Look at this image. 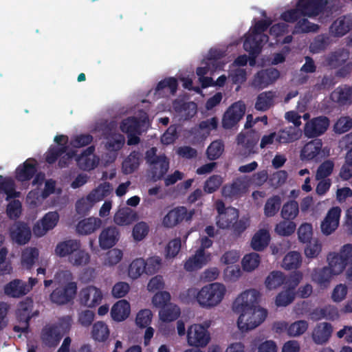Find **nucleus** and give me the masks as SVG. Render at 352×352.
Instances as JSON below:
<instances>
[{
    "instance_id": "nucleus-38",
    "label": "nucleus",
    "mask_w": 352,
    "mask_h": 352,
    "mask_svg": "<svg viewBox=\"0 0 352 352\" xmlns=\"http://www.w3.org/2000/svg\"><path fill=\"white\" fill-rule=\"evenodd\" d=\"M109 336L108 326L102 321L95 322L92 327L91 337L98 342H104Z\"/></svg>"
},
{
    "instance_id": "nucleus-6",
    "label": "nucleus",
    "mask_w": 352,
    "mask_h": 352,
    "mask_svg": "<svg viewBox=\"0 0 352 352\" xmlns=\"http://www.w3.org/2000/svg\"><path fill=\"white\" fill-rule=\"evenodd\" d=\"M33 307V300L28 297L19 303L16 310V318L19 324L14 326L13 331L14 332H28L31 318L38 314L37 311L32 312Z\"/></svg>"
},
{
    "instance_id": "nucleus-43",
    "label": "nucleus",
    "mask_w": 352,
    "mask_h": 352,
    "mask_svg": "<svg viewBox=\"0 0 352 352\" xmlns=\"http://www.w3.org/2000/svg\"><path fill=\"white\" fill-rule=\"evenodd\" d=\"M299 212L298 204L295 200H290L284 204L281 209V217L285 220L294 219Z\"/></svg>"
},
{
    "instance_id": "nucleus-40",
    "label": "nucleus",
    "mask_w": 352,
    "mask_h": 352,
    "mask_svg": "<svg viewBox=\"0 0 352 352\" xmlns=\"http://www.w3.org/2000/svg\"><path fill=\"white\" fill-rule=\"evenodd\" d=\"M180 315V309L176 305L168 304L161 309L159 312L160 320L163 322H172L177 320Z\"/></svg>"
},
{
    "instance_id": "nucleus-3",
    "label": "nucleus",
    "mask_w": 352,
    "mask_h": 352,
    "mask_svg": "<svg viewBox=\"0 0 352 352\" xmlns=\"http://www.w3.org/2000/svg\"><path fill=\"white\" fill-rule=\"evenodd\" d=\"M157 149L152 147L145 153V160L150 168V174L154 181L164 178L169 169V160L165 154L157 155Z\"/></svg>"
},
{
    "instance_id": "nucleus-15",
    "label": "nucleus",
    "mask_w": 352,
    "mask_h": 352,
    "mask_svg": "<svg viewBox=\"0 0 352 352\" xmlns=\"http://www.w3.org/2000/svg\"><path fill=\"white\" fill-rule=\"evenodd\" d=\"M329 3V0H299L297 7L300 8L302 16L313 17L322 13Z\"/></svg>"
},
{
    "instance_id": "nucleus-59",
    "label": "nucleus",
    "mask_w": 352,
    "mask_h": 352,
    "mask_svg": "<svg viewBox=\"0 0 352 352\" xmlns=\"http://www.w3.org/2000/svg\"><path fill=\"white\" fill-rule=\"evenodd\" d=\"M296 227L292 220H285L276 225L275 230L280 236H289L294 232Z\"/></svg>"
},
{
    "instance_id": "nucleus-11",
    "label": "nucleus",
    "mask_w": 352,
    "mask_h": 352,
    "mask_svg": "<svg viewBox=\"0 0 352 352\" xmlns=\"http://www.w3.org/2000/svg\"><path fill=\"white\" fill-rule=\"evenodd\" d=\"M245 109V104L241 101L233 103L223 114V127L230 129L234 126L244 116Z\"/></svg>"
},
{
    "instance_id": "nucleus-39",
    "label": "nucleus",
    "mask_w": 352,
    "mask_h": 352,
    "mask_svg": "<svg viewBox=\"0 0 352 352\" xmlns=\"http://www.w3.org/2000/svg\"><path fill=\"white\" fill-rule=\"evenodd\" d=\"M330 37L327 34L316 36L310 43V52L314 54L320 53L327 49L330 44Z\"/></svg>"
},
{
    "instance_id": "nucleus-22",
    "label": "nucleus",
    "mask_w": 352,
    "mask_h": 352,
    "mask_svg": "<svg viewBox=\"0 0 352 352\" xmlns=\"http://www.w3.org/2000/svg\"><path fill=\"white\" fill-rule=\"evenodd\" d=\"M12 239L19 245L26 244L31 238V230L23 222H18L10 231Z\"/></svg>"
},
{
    "instance_id": "nucleus-7",
    "label": "nucleus",
    "mask_w": 352,
    "mask_h": 352,
    "mask_svg": "<svg viewBox=\"0 0 352 352\" xmlns=\"http://www.w3.org/2000/svg\"><path fill=\"white\" fill-rule=\"evenodd\" d=\"M212 245V241L207 236L201 239V246L192 257H190L184 264V269L188 272H193L201 269L210 260V254H206L205 250Z\"/></svg>"
},
{
    "instance_id": "nucleus-36",
    "label": "nucleus",
    "mask_w": 352,
    "mask_h": 352,
    "mask_svg": "<svg viewBox=\"0 0 352 352\" xmlns=\"http://www.w3.org/2000/svg\"><path fill=\"white\" fill-rule=\"evenodd\" d=\"M142 154L138 151H133L122 162V171L124 174H131L140 166Z\"/></svg>"
},
{
    "instance_id": "nucleus-61",
    "label": "nucleus",
    "mask_w": 352,
    "mask_h": 352,
    "mask_svg": "<svg viewBox=\"0 0 352 352\" xmlns=\"http://www.w3.org/2000/svg\"><path fill=\"white\" fill-rule=\"evenodd\" d=\"M352 128V118L349 116H342L335 123L334 131L338 134L344 133Z\"/></svg>"
},
{
    "instance_id": "nucleus-8",
    "label": "nucleus",
    "mask_w": 352,
    "mask_h": 352,
    "mask_svg": "<svg viewBox=\"0 0 352 352\" xmlns=\"http://www.w3.org/2000/svg\"><path fill=\"white\" fill-rule=\"evenodd\" d=\"M194 214V210L188 211L185 206H177L169 210L164 217L162 224L166 228H172L181 223L183 221H190Z\"/></svg>"
},
{
    "instance_id": "nucleus-54",
    "label": "nucleus",
    "mask_w": 352,
    "mask_h": 352,
    "mask_svg": "<svg viewBox=\"0 0 352 352\" xmlns=\"http://www.w3.org/2000/svg\"><path fill=\"white\" fill-rule=\"evenodd\" d=\"M281 204L279 196L274 195L269 198L264 207V213L267 217H274L278 211Z\"/></svg>"
},
{
    "instance_id": "nucleus-42",
    "label": "nucleus",
    "mask_w": 352,
    "mask_h": 352,
    "mask_svg": "<svg viewBox=\"0 0 352 352\" xmlns=\"http://www.w3.org/2000/svg\"><path fill=\"white\" fill-rule=\"evenodd\" d=\"M285 282V276L283 272L280 271H273L267 276L265 284L268 289L272 290L277 289L284 285Z\"/></svg>"
},
{
    "instance_id": "nucleus-56",
    "label": "nucleus",
    "mask_w": 352,
    "mask_h": 352,
    "mask_svg": "<svg viewBox=\"0 0 352 352\" xmlns=\"http://www.w3.org/2000/svg\"><path fill=\"white\" fill-rule=\"evenodd\" d=\"M124 140V137L122 135H113L111 138L107 139L105 148L109 151L118 152L123 147Z\"/></svg>"
},
{
    "instance_id": "nucleus-27",
    "label": "nucleus",
    "mask_w": 352,
    "mask_h": 352,
    "mask_svg": "<svg viewBox=\"0 0 352 352\" xmlns=\"http://www.w3.org/2000/svg\"><path fill=\"white\" fill-rule=\"evenodd\" d=\"M247 186L241 178L234 180L230 184H226L222 188V195L225 197H236L245 192Z\"/></svg>"
},
{
    "instance_id": "nucleus-53",
    "label": "nucleus",
    "mask_w": 352,
    "mask_h": 352,
    "mask_svg": "<svg viewBox=\"0 0 352 352\" xmlns=\"http://www.w3.org/2000/svg\"><path fill=\"white\" fill-rule=\"evenodd\" d=\"M0 192H4L6 195L7 200L16 198L19 194V192L15 190L14 182L10 178H5L0 181Z\"/></svg>"
},
{
    "instance_id": "nucleus-28",
    "label": "nucleus",
    "mask_w": 352,
    "mask_h": 352,
    "mask_svg": "<svg viewBox=\"0 0 352 352\" xmlns=\"http://www.w3.org/2000/svg\"><path fill=\"white\" fill-rule=\"evenodd\" d=\"M276 97V94L274 91L261 92L256 97L255 109L260 111H267L274 105Z\"/></svg>"
},
{
    "instance_id": "nucleus-12",
    "label": "nucleus",
    "mask_w": 352,
    "mask_h": 352,
    "mask_svg": "<svg viewBox=\"0 0 352 352\" xmlns=\"http://www.w3.org/2000/svg\"><path fill=\"white\" fill-rule=\"evenodd\" d=\"M329 119L324 116L314 118L307 122L304 134L309 138H316L324 134L329 126Z\"/></svg>"
},
{
    "instance_id": "nucleus-20",
    "label": "nucleus",
    "mask_w": 352,
    "mask_h": 352,
    "mask_svg": "<svg viewBox=\"0 0 352 352\" xmlns=\"http://www.w3.org/2000/svg\"><path fill=\"white\" fill-rule=\"evenodd\" d=\"M4 294L11 298H19L28 293L27 283L20 279H14L5 285Z\"/></svg>"
},
{
    "instance_id": "nucleus-13",
    "label": "nucleus",
    "mask_w": 352,
    "mask_h": 352,
    "mask_svg": "<svg viewBox=\"0 0 352 352\" xmlns=\"http://www.w3.org/2000/svg\"><path fill=\"white\" fill-rule=\"evenodd\" d=\"M280 76V72L274 67L258 71L254 76L252 86L255 89H263L274 83Z\"/></svg>"
},
{
    "instance_id": "nucleus-21",
    "label": "nucleus",
    "mask_w": 352,
    "mask_h": 352,
    "mask_svg": "<svg viewBox=\"0 0 352 352\" xmlns=\"http://www.w3.org/2000/svg\"><path fill=\"white\" fill-rule=\"evenodd\" d=\"M120 233L115 226H110L104 229L99 236V243L102 249L111 248L118 241Z\"/></svg>"
},
{
    "instance_id": "nucleus-26",
    "label": "nucleus",
    "mask_w": 352,
    "mask_h": 352,
    "mask_svg": "<svg viewBox=\"0 0 352 352\" xmlns=\"http://www.w3.org/2000/svg\"><path fill=\"white\" fill-rule=\"evenodd\" d=\"M349 56L348 50L339 49L329 54L326 59L327 65L331 69H338L349 61Z\"/></svg>"
},
{
    "instance_id": "nucleus-16",
    "label": "nucleus",
    "mask_w": 352,
    "mask_h": 352,
    "mask_svg": "<svg viewBox=\"0 0 352 352\" xmlns=\"http://www.w3.org/2000/svg\"><path fill=\"white\" fill-rule=\"evenodd\" d=\"M59 220V214L57 212H49L46 213L39 222L33 228L35 236L41 237L44 236L49 230H52Z\"/></svg>"
},
{
    "instance_id": "nucleus-31",
    "label": "nucleus",
    "mask_w": 352,
    "mask_h": 352,
    "mask_svg": "<svg viewBox=\"0 0 352 352\" xmlns=\"http://www.w3.org/2000/svg\"><path fill=\"white\" fill-rule=\"evenodd\" d=\"M322 146L321 140L315 139L307 143L301 151V157L303 160H311L316 159Z\"/></svg>"
},
{
    "instance_id": "nucleus-10",
    "label": "nucleus",
    "mask_w": 352,
    "mask_h": 352,
    "mask_svg": "<svg viewBox=\"0 0 352 352\" xmlns=\"http://www.w3.org/2000/svg\"><path fill=\"white\" fill-rule=\"evenodd\" d=\"M210 340V335L207 328L201 324L191 325L187 331V342L190 346L204 347Z\"/></svg>"
},
{
    "instance_id": "nucleus-33",
    "label": "nucleus",
    "mask_w": 352,
    "mask_h": 352,
    "mask_svg": "<svg viewBox=\"0 0 352 352\" xmlns=\"http://www.w3.org/2000/svg\"><path fill=\"white\" fill-rule=\"evenodd\" d=\"M138 219L136 212L129 208L120 209L114 216V222L118 226H128Z\"/></svg>"
},
{
    "instance_id": "nucleus-51",
    "label": "nucleus",
    "mask_w": 352,
    "mask_h": 352,
    "mask_svg": "<svg viewBox=\"0 0 352 352\" xmlns=\"http://www.w3.org/2000/svg\"><path fill=\"white\" fill-rule=\"evenodd\" d=\"M38 257V250L36 248H30L23 251L21 263L28 269H30Z\"/></svg>"
},
{
    "instance_id": "nucleus-34",
    "label": "nucleus",
    "mask_w": 352,
    "mask_h": 352,
    "mask_svg": "<svg viewBox=\"0 0 352 352\" xmlns=\"http://www.w3.org/2000/svg\"><path fill=\"white\" fill-rule=\"evenodd\" d=\"M270 239L269 232L261 229L254 234L251 240V247L255 251H263L269 245Z\"/></svg>"
},
{
    "instance_id": "nucleus-60",
    "label": "nucleus",
    "mask_w": 352,
    "mask_h": 352,
    "mask_svg": "<svg viewBox=\"0 0 352 352\" xmlns=\"http://www.w3.org/2000/svg\"><path fill=\"white\" fill-rule=\"evenodd\" d=\"M77 163L81 169L91 170L98 165V158L95 155L92 157L78 156Z\"/></svg>"
},
{
    "instance_id": "nucleus-52",
    "label": "nucleus",
    "mask_w": 352,
    "mask_h": 352,
    "mask_svg": "<svg viewBox=\"0 0 352 352\" xmlns=\"http://www.w3.org/2000/svg\"><path fill=\"white\" fill-rule=\"evenodd\" d=\"M261 257L258 253L252 252L244 256L242 259V266L245 271L252 272L259 265Z\"/></svg>"
},
{
    "instance_id": "nucleus-30",
    "label": "nucleus",
    "mask_w": 352,
    "mask_h": 352,
    "mask_svg": "<svg viewBox=\"0 0 352 352\" xmlns=\"http://www.w3.org/2000/svg\"><path fill=\"white\" fill-rule=\"evenodd\" d=\"M102 224L100 219L89 217L80 221L76 226L78 233L80 234H90L98 229Z\"/></svg>"
},
{
    "instance_id": "nucleus-48",
    "label": "nucleus",
    "mask_w": 352,
    "mask_h": 352,
    "mask_svg": "<svg viewBox=\"0 0 352 352\" xmlns=\"http://www.w3.org/2000/svg\"><path fill=\"white\" fill-rule=\"evenodd\" d=\"M146 273L144 259L139 258L133 260L129 265L128 274L132 279H137L143 273Z\"/></svg>"
},
{
    "instance_id": "nucleus-64",
    "label": "nucleus",
    "mask_w": 352,
    "mask_h": 352,
    "mask_svg": "<svg viewBox=\"0 0 352 352\" xmlns=\"http://www.w3.org/2000/svg\"><path fill=\"white\" fill-rule=\"evenodd\" d=\"M308 328V323L305 320H298L291 324L287 329V333L290 336H298L304 333Z\"/></svg>"
},
{
    "instance_id": "nucleus-50",
    "label": "nucleus",
    "mask_w": 352,
    "mask_h": 352,
    "mask_svg": "<svg viewBox=\"0 0 352 352\" xmlns=\"http://www.w3.org/2000/svg\"><path fill=\"white\" fill-rule=\"evenodd\" d=\"M120 130L125 133H137L140 127V120L135 117H129L120 124Z\"/></svg>"
},
{
    "instance_id": "nucleus-63",
    "label": "nucleus",
    "mask_w": 352,
    "mask_h": 352,
    "mask_svg": "<svg viewBox=\"0 0 352 352\" xmlns=\"http://www.w3.org/2000/svg\"><path fill=\"white\" fill-rule=\"evenodd\" d=\"M148 231L149 227L147 223L141 221L134 226L132 236L135 241H140L146 237Z\"/></svg>"
},
{
    "instance_id": "nucleus-57",
    "label": "nucleus",
    "mask_w": 352,
    "mask_h": 352,
    "mask_svg": "<svg viewBox=\"0 0 352 352\" xmlns=\"http://www.w3.org/2000/svg\"><path fill=\"white\" fill-rule=\"evenodd\" d=\"M178 82L176 78L173 77L166 78L160 81L155 88V94H160V91L166 88L170 89L172 94H175L177 90Z\"/></svg>"
},
{
    "instance_id": "nucleus-5",
    "label": "nucleus",
    "mask_w": 352,
    "mask_h": 352,
    "mask_svg": "<svg viewBox=\"0 0 352 352\" xmlns=\"http://www.w3.org/2000/svg\"><path fill=\"white\" fill-rule=\"evenodd\" d=\"M70 318H61L58 324L45 326L41 332L43 343L48 346H56L61 340L63 333L69 330Z\"/></svg>"
},
{
    "instance_id": "nucleus-17",
    "label": "nucleus",
    "mask_w": 352,
    "mask_h": 352,
    "mask_svg": "<svg viewBox=\"0 0 352 352\" xmlns=\"http://www.w3.org/2000/svg\"><path fill=\"white\" fill-rule=\"evenodd\" d=\"M268 38L267 34L258 35L252 32L245 36L243 48L250 55H258L261 52L263 43L267 42Z\"/></svg>"
},
{
    "instance_id": "nucleus-37",
    "label": "nucleus",
    "mask_w": 352,
    "mask_h": 352,
    "mask_svg": "<svg viewBox=\"0 0 352 352\" xmlns=\"http://www.w3.org/2000/svg\"><path fill=\"white\" fill-rule=\"evenodd\" d=\"M332 275H334L333 271L329 267H324L314 270L312 273V280L320 287H327Z\"/></svg>"
},
{
    "instance_id": "nucleus-25",
    "label": "nucleus",
    "mask_w": 352,
    "mask_h": 352,
    "mask_svg": "<svg viewBox=\"0 0 352 352\" xmlns=\"http://www.w3.org/2000/svg\"><path fill=\"white\" fill-rule=\"evenodd\" d=\"M81 248L80 241L69 239L59 242L55 248V254L59 257L70 256L76 250Z\"/></svg>"
},
{
    "instance_id": "nucleus-1",
    "label": "nucleus",
    "mask_w": 352,
    "mask_h": 352,
    "mask_svg": "<svg viewBox=\"0 0 352 352\" xmlns=\"http://www.w3.org/2000/svg\"><path fill=\"white\" fill-rule=\"evenodd\" d=\"M260 298V292L252 289L242 292L234 301L232 309L240 314L237 326L241 331L256 328L266 318L267 310L258 306Z\"/></svg>"
},
{
    "instance_id": "nucleus-19",
    "label": "nucleus",
    "mask_w": 352,
    "mask_h": 352,
    "mask_svg": "<svg viewBox=\"0 0 352 352\" xmlns=\"http://www.w3.org/2000/svg\"><path fill=\"white\" fill-rule=\"evenodd\" d=\"M341 209L338 206L331 208L327 212L324 219L321 223L322 232L326 234H331L339 225Z\"/></svg>"
},
{
    "instance_id": "nucleus-46",
    "label": "nucleus",
    "mask_w": 352,
    "mask_h": 352,
    "mask_svg": "<svg viewBox=\"0 0 352 352\" xmlns=\"http://www.w3.org/2000/svg\"><path fill=\"white\" fill-rule=\"evenodd\" d=\"M319 25L311 23L307 19H299L295 25L294 34L316 32L319 30Z\"/></svg>"
},
{
    "instance_id": "nucleus-35",
    "label": "nucleus",
    "mask_w": 352,
    "mask_h": 352,
    "mask_svg": "<svg viewBox=\"0 0 352 352\" xmlns=\"http://www.w3.org/2000/svg\"><path fill=\"white\" fill-rule=\"evenodd\" d=\"M239 218V211L234 208H227L224 214L217 217V225L219 228L226 229L231 228L234 221Z\"/></svg>"
},
{
    "instance_id": "nucleus-2",
    "label": "nucleus",
    "mask_w": 352,
    "mask_h": 352,
    "mask_svg": "<svg viewBox=\"0 0 352 352\" xmlns=\"http://www.w3.org/2000/svg\"><path fill=\"white\" fill-rule=\"evenodd\" d=\"M226 292V287L219 283L204 286L197 294V300L202 307L210 308L219 305Z\"/></svg>"
},
{
    "instance_id": "nucleus-18",
    "label": "nucleus",
    "mask_w": 352,
    "mask_h": 352,
    "mask_svg": "<svg viewBox=\"0 0 352 352\" xmlns=\"http://www.w3.org/2000/svg\"><path fill=\"white\" fill-rule=\"evenodd\" d=\"M37 172V163L34 159L29 158L19 165L15 171V178L21 182H28Z\"/></svg>"
},
{
    "instance_id": "nucleus-47",
    "label": "nucleus",
    "mask_w": 352,
    "mask_h": 352,
    "mask_svg": "<svg viewBox=\"0 0 352 352\" xmlns=\"http://www.w3.org/2000/svg\"><path fill=\"white\" fill-rule=\"evenodd\" d=\"M301 256L297 252H290L285 255L283 261V266L285 270H296L301 264Z\"/></svg>"
},
{
    "instance_id": "nucleus-62",
    "label": "nucleus",
    "mask_w": 352,
    "mask_h": 352,
    "mask_svg": "<svg viewBox=\"0 0 352 352\" xmlns=\"http://www.w3.org/2000/svg\"><path fill=\"white\" fill-rule=\"evenodd\" d=\"M294 298V292L285 289L276 296L275 302L278 307H285L292 303Z\"/></svg>"
},
{
    "instance_id": "nucleus-49",
    "label": "nucleus",
    "mask_w": 352,
    "mask_h": 352,
    "mask_svg": "<svg viewBox=\"0 0 352 352\" xmlns=\"http://www.w3.org/2000/svg\"><path fill=\"white\" fill-rule=\"evenodd\" d=\"M67 149L68 146L65 144L61 146H51L45 153V162L49 164H54Z\"/></svg>"
},
{
    "instance_id": "nucleus-55",
    "label": "nucleus",
    "mask_w": 352,
    "mask_h": 352,
    "mask_svg": "<svg viewBox=\"0 0 352 352\" xmlns=\"http://www.w3.org/2000/svg\"><path fill=\"white\" fill-rule=\"evenodd\" d=\"M223 183V178L221 175H213L208 177L204 184L205 192L211 194L216 192Z\"/></svg>"
},
{
    "instance_id": "nucleus-24",
    "label": "nucleus",
    "mask_w": 352,
    "mask_h": 352,
    "mask_svg": "<svg viewBox=\"0 0 352 352\" xmlns=\"http://www.w3.org/2000/svg\"><path fill=\"white\" fill-rule=\"evenodd\" d=\"M332 100L340 105L352 104V86L347 85L338 87L331 94Z\"/></svg>"
},
{
    "instance_id": "nucleus-41",
    "label": "nucleus",
    "mask_w": 352,
    "mask_h": 352,
    "mask_svg": "<svg viewBox=\"0 0 352 352\" xmlns=\"http://www.w3.org/2000/svg\"><path fill=\"white\" fill-rule=\"evenodd\" d=\"M329 268L334 275L342 273L346 267V263L344 261L340 253H330L327 256Z\"/></svg>"
},
{
    "instance_id": "nucleus-29",
    "label": "nucleus",
    "mask_w": 352,
    "mask_h": 352,
    "mask_svg": "<svg viewBox=\"0 0 352 352\" xmlns=\"http://www.w3.org/2000/svg\"><path fill=\"white\" fill-rule=\"evenodd\" d=\"M130 311L129 302L126 300H120L113 305L111 316L114 320L121 322L128 318Z\"/></svg>"
},
{
    "instance_id": "nucleus-45",
    "label": "nucleus",
    "mask_w": 352,
    "mask_h": 352,
    "mask_svg": "<svg viewBox=\"0 0 352 352\" xmlns=\"http://www.w3.org/2000/svg\"><path fill=\"white\" fill-rule=\"evenodd\" d=\"M224 147L221 140L212 142L206 150L207 157L212 161L219 159L224 151Z\"/></svg>"
},
{
    "instance_id": "nucleus-58",
    "label": "nucleus",
    "mask_w": 352,
    "mask_h": 352,
    "mask_svg": "<svg viewBox=\"0 0 352 352\" xmlns=\"http://www.w3.org/2000/svg\"><path fill=\"white\" fill-rule=\"evenodd\" d=\"M334 168V163L330 160L323 162L318 168L316 179H328L327 177L331 175Z\"/></svg>"
},
{
    "instance_id": "nucleus-9",
    "label": "nucleus",
    "mask_w": 352,
    "mask_h": 352,
    "mask_svg": "<svg viewBox=\"0 0 352 352\" xmlns=\"http://www.w3.org/2000/svg\"><path fill=\"white\" fill-rule=\"evenodd\" d=\"M236 140L237 145L241 147L240 154L247 157L256 153L254 148L259 140V134L254 130L241 132Z\"/></svg>"
},
{
    "instance_id": "nucleus-32",
    "label": "nucleus",
    "mask_w": 352,
    "mask_h": 352,
    "mask_svg": "<svg viewBox=\"0 0 352 352\" xmlns=\"http://www.w3.org/2000/svg\"><path fill=\"white\" fill-rule=\"evenodd\" d=\"M352 28V22L345 16L340 17L331 24L329 31L332 35L341 37L348 33Z\"/></svg>"
},
{
    "instance_id": "nucleus-23",
    "label": "nucleus",
    "mask_w": 352,
    "mask_h": 352,
    "mask_svg": "<svg viewBox=\"0 0 352 352\" xmlns=\"http://www.w3.org/2000/svg\"><path fill=\"white\" fill-rule=\"evenodd\" d=\"M332 331L333 327L330 323H318L313 330L312 339L316 344H322L329 340Z\"/></svg>"
},
{
    "instance_id": "nucleus-44",
    "label": "nucleus",
    "mask_w": 352,
    "mask_h": 352,
    "mask_svg": "<svg viewBox=\"0 0 352 352\" xmlns=\"http://www.w3.org/2000/svg\"><path fill=\"white\" fill-rule=\"evenodd\" d=\"M90 255L80 248L69 256V262L74 266H85L89 263Z\"/></svg>"
},
{
    "instance_id": "nucleus-4",
    "label": "nucleus",
    "mask_w": 352,
    "mask_h": 352,
    "mask_svg": "<svg viewBox=\"0 0 352 352\" xmlns=\"http://www.w3.org/2000/svg\"><path fill=\"white\" fill-rule=\"evenodd\" d=\"M60 275L69 282L64 286L56 287L53 290L50 298L53 303L63 305L67 304L74 298L77 292V283L72 281L73 274L70 271H64Z\"/></svg>"
},
{
    "instance_id": "nucleus-14",
    "label": "nucleus",
    "mask_w": 352,
    "mask_h": 352,
    "mask_svg": "<svg viewBox=\"0 0 352 352\" xmlns=\"http://www.w3.org/2000/svg\"><path fill=\"white\" fill-rule=\"evenodd\" d=\"M79 303L87 307H95L100 304L102 294L100 289L90 285L82 288L79 292Z\"/></svg>"
}]
</instances>
